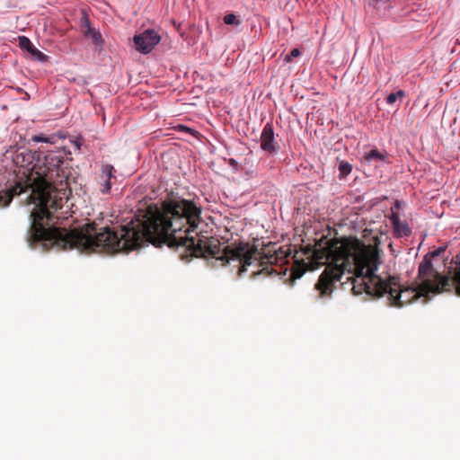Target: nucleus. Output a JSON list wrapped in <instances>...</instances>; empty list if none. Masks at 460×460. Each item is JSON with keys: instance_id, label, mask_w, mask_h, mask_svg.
<instances>
[{"instance_id": "nucleus-16", "label": "nucleus", "mask_w": 460, "mask_h": 460, "mask_svg": "<svg viewBox=\"0 0 460 460\" xmlns=\"http://www.w3.org/2000/svg\"><path fill=\"white\" fill-rule=\"evenodd\" d=\"M224 22L227 25L240 24V22L237 20L236 16L234 13H228L225 15Z\"/></svg>"}, {"instance_id": "nucleus-21", "label": "nucleus", "mask_w": 460, "mask_h": 460, "mask_svg": "<svg viewBox=\"0 0 460 460\" xmlns=\"http://www.w3.org/2000/svg\"><path fill=\"white\" fill-rule=\"evenodd\" d=\"M375 156H376V164H377V162H383L385 161V156L378 153L376 150V154H375Z\"/></svg>"}, {"instance_id": "nucleus-1", "label": "nucleus", "mask_w": 460, "mask_h": 460, "mask_svg": "<svg viewBox=\"0 0 460 460\" xmlns=\"http://www.w3.org/2000/svg\"><path fill=\"white\" fill-rule=\"evenodd\" d=\"M200 215L201 207L194 201L172 197L161 207L152 203L139 208L129 223L113 230L104 227L97 232L93 224L75 230L40 226V237L45 246L64 251L77 249L86 253L128 252L149 243H166L176 247L181 257L212 258L221 265L234 263L240 276L248 267L253 268L252 277L286 274V251L268 246L266 252H261L248 243L221 248L218 239L202 234Z\"/></svg>"}, {"instance_id": "nucleus-13", "label": "nucleus", "mask_w": 460, "mask_h": 460, "mask_svg": "<svg viewBox=\"0 0 460 460\" xmlns=\"http://www.w3.org/2000/svg\"><path fill=\"white\" fill-rule=\"evenodd\" d=\"M84 37L91 39L93 43L96 46H100L102 44V37L101 33L95 29L93 30V32H90L88 35H85Z\"/></svg>"}, {"instance_id": "nucleus-18", "label": "nucleus", "mask_w": 460, "mask_h": 460, "mask_svg": "<svg viewBox=\"0 0 460 460\" xmlns=\"http://www.w3.org/2000/svg\"><path fill=\"white\" fill-rule=\"evenodd\" d=\"M177 128L179 131L187 132L192 136H195L197 133V131H195L194 129L188 128L187 126L184 125H179Z\"/></svg>"}, {"instance_id": "nucleus-10", "label": "nucleus", "mask_w": 460, "mask_h": 460, "mask_svg": "<svg viewBox=\"0 0 460 460\" xmlns=\"http://www.w3.org/2000/svg\"><path fill=\"white\" fill-rule=\"evenodd\" d=\"M21 46L23 49H26L28 52L37 60L44 62L47 61L48 56L43 52L36 49L31 42L25 37L21 38L20 40Z\"/></svg>"}, {"instance_id": "nucleus-11", "label": "nucleus", "mask_w": 460, "mask_h": 460, "mask_svg": "<svg viewBox=\"0 0 460 460\" xmlns=\"http://www.w3.org/2000/svg\"><path fill=\"white\" fill-rule=\"evenodd\" d=\"M80 30L84 36L93 32V28L91 27L90 20L87 13L83 11L80 18Z\"/></svg>"}, {"instance_id": "nucleus-5", "label": "nucleus", "mask_w": 460, "mask_h": 460, "mask_svg": "<svg viewBox=\"0 0 460 460\" xmlns=\"http://www.w3.org/2000/svg\"><path fill=\"white\" fill-rule=\"evenodd\" d=\"M429 291H422V287L402 288L395 277L383 279L376 275V299L385 298L389 305L401 307L411 303L418 297H429Z\"/></svg>"}, {"instance_id": "nucleus-3", "label": "nucleus", "mask_w": 460, "mask_h": 460, "mask_svg": "<svg viewBox=\"0 0 460 460\" xmlns=\"http://www.w3.org/2000/svg\"><path fill=\"white\" fill-rule=\"evenodd\" d=\"M314 260L326 265L315 288L321 296L332 293V286L346 276L352 282L355 295H365V300L374 297V247L355 238H335L314 251Z\"/></svg>"}, {"instance_id": "nucleus-14", "label": "nucleus", "mask_w": 460, "mask_h": 460, "mask_svg": "<svg viewBox=\"0 0 460 460\" xmlns=\"http://www.w3.org/2000/svg\"><path fill=\"white\" fill-rule=\"evenodd\" d=\"M339 171L342 176H346L351 172V165L347 162H341Z\"/></svg>"}, {"instance_id": "nucleus-2", "label": "nucleus", "mask_w": 460, "mask_h": 460, "mask_svg": "<svg viewBox=\"0 0 460 460\" xmlns=\"http://www.w3.org/2000/svg\"><path fill=\"white\" fill-rule=\"evenodd\" d=\"M33 162L34 155L31 151L16 155L14 163L24 169L22 174L26 176V180L18 181L10 189H0V208L7 207L14 196L31 190L28 199L30 203L36 206L31 213L33 224H40L44 219L49 224L54 217L58 218V216L54 217V212L61 209L67 201L63 187V161L59 156L49 154L42 160L39 159L36 164Z\"/></svg>"}, {"instance_id": "nucleus-19", "label": "nucleus", "mask_w": 460, "mask_h": 460, "mask_svg": "<svg viewBox=\"0 0 460 460\" xmlns=\"http://www.w3.org/2000/svg\"><path fill=\"white\" fill-rule=\"evenodd\" d=\"M376 270H377V265L379 264V251L377 248V238L376 237Z\"/></svg>"}, {"instance_id": "nucleus-7", "label": "nucleus", "mask_w": 460, "mask_h": 460, "mask_svg": "<svg viewBox=\"0 0 460 460\" xmlns=\"http://www.w3.org/2000/svg\"><path fill=\"white\" fill-rule=\"evenodd\" d=\"M400 207V202L391 201L390 202V214L385 215V217H389L390 222L394 227V234L398 237L408 236L411 234V229L408 226V224L404 221H401L399 219V216L396 212H394V208L398 209Z\"/></svg>"}, {"instance_id": "nucleus-8", "label": "nucleus", "mask_w": 460, "mask_h": 460, "mask_svg": "<svg viewBox=\"0 0 460 460\" xmlns=\"http://www.w3.org/2000/svg\"><path fill=\"white\" fill-rule=\"evenodd\" d=\"M261 148L270 155H273L278 151V144L275 141L273 128L267 123L261 135Z\"/></svg>"}, {"instance_id": "nucleus-22", "label": "nucleus", "mask_w": 460, "mask_h": 460, "mask_svg": "<svg viewBox=\"0 0 460 460\" xmlns=\"http://www.w3.org/2000/svg\"><path fill=\"white\" fill-rule=\"evenodd\" d=\"M82 138L77 139L75 144L76 145L77 148H80V146L82 145Z\"/></svg>"}, {"instance_id": "nucleus-6", "label": "nucleus", "mask_w": 460, "mask_h": 460, "mask_svg": "<svg viewBox=\"0 0 460 460\" xmlns=\"http://www.w3.org/2000/svg\"><path fill=\"white\" fill-rule=\"evenodd\" d=\"M133 40L137 51L148 54L160 42L161 37L154 29H147L135 35Z\"/></svg>"}, {"instance_id": "nucleus-9", "label": "nucleus", "mask_w": 460, "mask_h": 460, "mask_svg": "<svg viewBox=\"0 0 460 460\" xmlns=\"http://www.w3.org/2000/svg\"><path fill=\"white\" fill-rule=\"evenodd\" d=\"M116 180L115 169L111 164H102L101 174L99 175L100 190L103 194L111 191L113 184L112 181Z\"/></svg>"}, {"instance_id": "nucleus-4", "label": "nucleus", "mask_w": 460, "mask_h": 460, "mask_svg": "<svg viewBox=\"0 0 460 460\" xmlns=\"http://www.w3.org/2000/svg\"><path fill=\"white\" fill-rule=\"evenodd\" d=\"M419 279L422 291L435 295L443 291H455L460 296V255L456 258L453 277L443 276L433 268L430 259L426 255L419 265Z\"/></svg>"}, {"instance_id": "nucleus-17", "label": "nucleus", "mask_w": 460, "mask_h": 460, "mask_svg": "<svg viewBox=\"0 0 460 460\" xmlns=\"http://www.w3.org/2000/svg\"><path fill=\"white\" fill-rule=\"evenodd\" d=\"M298 56H300V51L298 49H294L291 50V52L286 56L285 58V61L286 62H291L293 60V58H297Z\"/></svg>"}, {"instance_id": "nucleus-15", "label": "nucleus", "mask_w": 460, "mask_h": 460, "mask_svg": "<svg viewBox=\"0 0 460 460\" xmlns=\"http://www.w3.org/2000/svg\"><path fill=\"white\" fill-rule=\"evenodd\" d=\"M399 96H400V97L404 96V92H403V91H402V90H400V91H398V92H396V93H390V94L386 97V102H387L388 104H393L394 102H396V100H397V98H398Z\"/></svg>"}, {"instance_id": "nucleus-20", "label": "nucleus", "mask_w": 460, "mask_h": 460, "mask_svg": "<svg viewBox=\"0 0 460 460\" xmlns=\"http://www.w3.org/2000/svg\"><path fill=\"white\" fill-rule=\"evenodd\" d=\"M364 159L367 162H371V160L374 159V150H370L367 154H366Z\"/></svg>"}, {"instance_id": "nucleus-12", "label": "nucleus", "mask_w": 460, "mask_h": 460, "mask_svg": "<svg viewBox=\"0 0 460 460\" xmlns=\"http://www.w3.org/2000/svg\"><path fill=\"white\" fill-rule=\"evenodd\" d=\"M32 141L34 142H43V143H49V144H55L57 142V136L51 135V136H45L43 134L35 135L32 137Z\"/></svg>"}]
</instances>
